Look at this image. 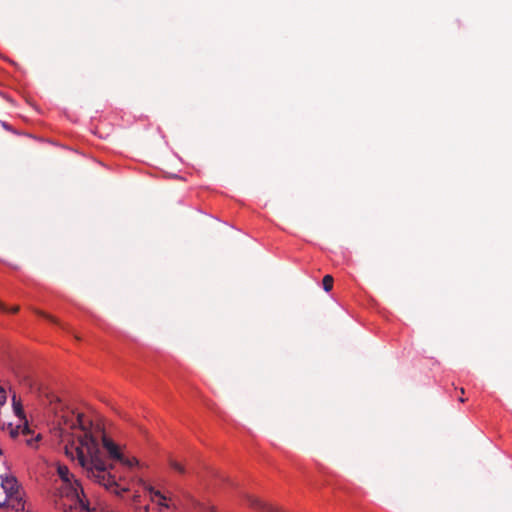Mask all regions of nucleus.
I'll return each mask as SVG.
<instances>
[{"mask_svg": "<svg viewBox=\"0 0 512 512\" xmlns=\"http://www.w3.org/2000/svg\"><path fill=\"white\" fill-rule=\"evenodd\" d=\"M63 424L70 428H79L83 435L78 436V445L65 446V454L72 460L77 459L79 465L86 471L87 477L102 485L106 489L116 486L115 476L111 474L113 466L107 464L100 450L98 438L89 429L92 425L81 413L73 411L62 415Z\"/></svg>", "mask_w": 512, "mask_h": 512, "instance_id": "obj_1", "label": "nucleus"}, {"mask_svg": "<svg viewBox=\"0 0 512 512\" xmlns=\"http://www.w3.org/2000/svg\"><path fill=\"white\" fill-rule=\"evenodd\" d=\"M57 490L59 499L56 507L63 512H95V509L90 508L84 489L77 479L63 482Z\"/></svg>", "mask_w": 512, "mask_h": 512, "instance_id": "obj_2", "label": "nucleus"}, {"mask_svg": "<svg viewBox=\"0 0 512 512\" xmlns=\"http://www.w3.org/2000/svg\"><path fill=\"white\" fill-rule=\"evenodd\" d=\"M1 488L3 489L4 497L0 499V507H8L16 511L24 509V501L15 477L6 476L2 478Z\"/></svg>", "mask_w": 512, "mask_h": 512, "instance_id": "obj_3", "label": "nucleus"}, {"mask_svg": "<svg viewBox=\"0 0 512 512\" xmlns=\"http://www.w3.org/2000/svg\"><path fill=\"white\" fill-rule=\"evenodd\" d=\"M103 447L109 453L110 458L118 461H123V454L120 452L119 447L111 439L103 436Z\"/></svg>", "mask_w": 512, "mask_h": 512, "instance_id": "obj_4", "label": "nucleus"}, {"mask_svg": "<svg viewBox=\"0 0 512 512\" xmlns=\"http://www.w3.org/2000/svg\"><path fill=\"white\" fill-rule=\"evenodd\" d=\"M57 473L62 483L75 479L74 475L70 473L69 468L65 465H58Z\"/></svg>", "mask_w": 512, "mask_h": 512, "instance_id": "obj_5", "label": "nucleus"}, {"mask_svg": "<svg viewBox=\"0 0 512 512\" xmlns=\"http://www.w3.org/2000/svg\"><path fill=\"white\" fill-rule=\"evenodd\" d=\"M147 490L149 491V493L152 495V497H157L159 500H158V505L162 506V507H165V508H168L169 505L167 504L166 500V496L163 495L159 490H156L154 487L152 486H149L147 488Z\"/></svg>", "mask_w": 512, "mask_h": 512, "instance_id": "obj_6", "label": "nucleus"}, {"mask_svg": "<svg viewBox=\"0 0 512 512\" xmlns=\"http://www.w3.org/2000/svg\"><path fill=\"white\" fill-rule=\"evenodd\" d=\"M147 490L149 491V493L152 495V497H157L159 500H158V505L162 506V507H165V508H168L169 505L167 504L166 500V496L163 495L159 490H156L154 487L152 486H149L147 488Z\"/></svg>", "mask_w": 512, "mask_h": 512, "instance_id": "obj_7", "label": "nucleus"}, {"mask_svg": "<svg viewBox=\"0 0 512 512\" xmlns=\"http://www.w3.org/2000/svg\"><path fill=\"white\" fill-rule=\"evenodd\" d=\"M35 313H37L38 315L46 318L47 320L51 321L52 323L54 324H57L59 325L62 329L64 330H69L68 329V326L66 324H62L57 318H55L54 316L50 315V314H47L43 311H40V310H35Z\"/></svg>", "mask_w": 512, "mask_h": 512, "instance_id": "obj_8", "label": "nucleus"}, {"mask_svg": "<svg viewBox=\"0 0 512 512\" xmlns=\"http://www.w3.org/2000/svg\"><path fill=\"white\" fill-rule=\"evenodd\" d=\"M13 409L15 414L19 417L20 420H25V415L23 411V407L20 401L16 400V396H13Z\"/></svg>", "mask_w": 512, "mask_h": 512, "instance_id": "obj_9", "label": "nucleus"}, {"mask_svg": "<svg viewBox=\"0 0 512 512\" xmlns=\"http://www.w3.org/2000/svg\"><path fill=\"white\" fill-rule=\"evenodd\" d=\"M323 289L329 292L333 287V277L331 275H325L322 280Z\"/></svg>", "mask_w": 512, "mask_h": 512, "instance_id": "obj_10", "label": "nucleus"}, {"mask_svg": "<svg viewBox=\"0 0 512 512\" xmlns=\"http://www.w3.org/2000/svg\"><path fill=\"white\" fill-rule=\"evenodd\" d=\"M169 464L171 468L177 471L178 473L184 474L186 471L185 467L175 460H170Z\"/></svg>", "mask_w": 512, "mask_h": 512, "instance_id": "obj_11", "label": "nucleus"}, {"mask_svg": "<svg viewBox=\"0 0 512 512\" xmlns=\"http://www.w3.org/2000/svg\"><path fill=\"white\" fill-rule=\"evenodd\" d=\"M20 429H21V424L16 425L15 427L10 425V436L12 438H16L20 434Z\"/></svg>", "mask_w": 512, "mask_h": 512, "instance_id": "obj_12", "label": "nucleus"}, {"mask_svg": "<svg viewBox=\"0 0 512 512\" xmlns=\"http://www.w3.org/2000/svg\"><path fill=\"white\" fill-rule=\"evenodd\" d=\"M120 462L129 467H132V466L138 464V460L136 458L128 459V458H125L124 456H123V461H120Z\"/></svg>", "mask_w": 512, "mask_h": 512, "instance_id": "obj_13", "label": "nucleus"}, {"mask_svg": "<svg viewBox=\"0 0 512 512\" xmlns=\"http://www.w3.org/2000/svg\"><path fill=\"white\" fill-rule=\"evenodd\" d=\"M20 433H22V434H29L30 433V428H29L28 423H27L26 420H25L24 424L21 425Z\"/></svg>", "mask_w": 512, "mask_h": 512, "instance_id": "obj_14", "label": "nucleus"}, {"mask_svg": "<svg viewBox=\"0 0 512 512\" xmlns=\"http://www.w3.org/2000/svg\"><path fill=\"white\" fill-rule=\"evenodd\" d=\"M0 124L5 130L15 133V130L7 122L0 121Z\"/></svg>", "mask_w": 512, "mask_h": 512, "instance_id": "obj_15", "label": "nucleus"}, {"mask_svg": "<svg viewBox=\"0 0 512 512\" xmlns=\"http://www.w3.org/2000/svg\"><path fill=\"white\" fill-rule=\"evenodd\" d=\"M0 311H8L6 306L2 302H0Z\"/></svg>", "mask_w": 512, "mask_h": 512, "instance_id": "obj_16", "label": "nucleus"}, {"mask_svg": "<svg viewBox=\"0 0 512 512\" xmlns=\"http://www.w3.org/2000/svg\"><path fill=\"white\" fill-rule=\"evenodd\" d=\"M0 311H8L6 306L2 302H0Z\"/></svg>", "mask_w": 512, "mask_h": 512, "instance_id": "obj_17", "label": "nucleus"}, {"mask_svg": "<svg viewBox=\"0 0 512 512\" xmlns=\"http://www.w3.org/2000/svg\"><path fill=\"white\" fill-rule=\"evenodd\" d=\"M18 310H19V307L15 306L11 310H9V311L12 312V313H16V312H18Z\"/></svg>", "mask_w": 512, "mask_h": 512, "instance_id": "obj_18", "label": "nucleus"}, {"mask_svg": "<svg viewBox=\"0 0 512 512\" xmlns=\"http://www.w3.org/2000/svg\"><path fill=\"white\" fill-rule=\"evenodd\" d=\"M459 401L463 403V402H465V401H466V399H465V398H463V397H460V398H459Z\"/></svg>", "mask_w": 512, "mask_h": 512, "instance_id": "obj_19", "label": "nucleus"}]
</instances>
